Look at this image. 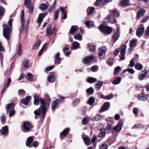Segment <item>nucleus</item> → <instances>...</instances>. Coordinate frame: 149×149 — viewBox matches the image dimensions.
Segmentation results:
<instances>
[{"label": "nucleus", "instance_id": "1", "mask_svg": "<svg viewBox=\"0 0 149 149\" xmlns=\"http://www.w3.org/2000/svg\"><path fill=\"white\" fill-rule=\"evenodd\" d=\"M34 104L35 105H38L40 101L41 104L40 107L34 111V114L36 115H42V117L44 118L48 105L46 103L44 99L41 98L39 99L37 95H36L34 96Z\"/></svg>", "mask_w": 149, "mask_h": 149}, {"label": "nucleus", "instance_id": "2", "mask_svg": "<svg viewBox=\"0 0 149 149\" xmlns=\"http://www.w3.org/2000/svg\"><path fill=\"white\" fill-rule=\"evenodd\" d=\"M13 21L12 19H11L9 21L8 25L9 26L5 24H3V34L4 37L7 39H9L10 38Z\"/></svg>", "mask_w": 149, "mask_h": 149}, {"label": "nucleus", "instance_id": "3", "mask_svg": "<svg viewBox=\"0 0 149 149\" xmlns=\"http://www.w3.org/2000/svg\"><path fill=\"white\" fill-rule=\"evenodd\" d=\"M99 29L103 33L109 35L112 32V29L111 27L106 26L104 24H101L99 27Z\"/></svg>", "mask_w": 149, "mask_h": 149}, {"label": "nucleus", "instance_id": "4", "mask_svg": "<svg viewBox=\"0 0 149 149\" xmlns=\"http://www.w3.org/2000/svg\"><path fill=\"white\" fill-rule=\"evenodd\" d=\"M24 5L26 8L29 9L30 13L32 14L34 7L30 0H25Z\"/></svg>", "mask_w": 149, "mask_h": 149}, {"label": "nucleus", "instance_id": "5", "mask_svg": "<svg viewBox=\"0 0 149 149\" xmlns=\"http://www.w3.org/2000/svg\"><path fill=\"white\" fill-rule=\"evenodd\" d=\"M24 14L23 12V10L22 11V12L20 14V19H21V22L22 24L21 26V27L20 29L21 31H26V29L25 26V25L24 24L25 22L24 20Z\"/></svg>", "mask_w": 149, "mask_h": 149}, {"label": "nucleus", "instance_id": "6", "mask_svg": "<svg viewBox=\"0 0 149 149\" xmlns=\"http://www.w3.org/2000/svg\"><path fill=\"white\" fill-rule=\"evenodd\" d=\"M126 49V46L125 45H123L120 49V54L119 55L120 59L121 60H124L125 58V52Z\"/></svg>", "mask_w": 149, "mask_h": 149}, {"label": "nucleus", "instance_id": "7", "mask_svg": "<svg viewBox=\"0 0 149 149\" xmlns=\"http://www.w3.org/2000/svg\"><path fill=\"white\" fill-rule=\"evenodd\" d=\"M106 48L105 47L101 48L100 49L98 56L99 59H101L106 54Z\"/></svg>", "mask_w": 149, "mask_h": 149}, {"label": "nucleus", "instance_id": "8", "mask_svg": "<svg viewBox=\"0 0 149 149\" xmlns=\"http://www.w3.org/2000/svg\"><path fill=\"white\" fill-rule=\"evenodd\" d=\"M94 58V56L93 55H90L89 56H86L83 58L82 62L84 64H87L91 61L93 60Z\"/></svg>", "mask_w": 149, "mask_h": 149}, {"label": "nucleus", "instance_id": "9", "mask_svg": "<svg viewBox=\"0 0 149 149\" xmlns=\"http://www.w3.org/2000/svg\"><path fill=\"white\" fill-rule=\"evenodd\" d=\"M23 128L24 129V132L29 131L31 127L30 124L27 122H24L23 125Z\"/></svg>", "mask_w": 149, "mask_h": 149}, {"label": "nucleus", "instance_id": "10", "mask_svg": "<svg viewBox=\"0 0 149 149\" xmlns=\"http://www.w3.org/2000/svg\"><path fill=\"white\" fill-rule=\"evenodd\" d=\"M56 74L54 72L51 73L49 74L48 78L47 80L50 82H53L56 78Z\"/></svg>", "mask_w": 149, "mask_h": 149}, {"label": "nucleus", "instance_id": "11", "mask_svg": "<svg viewBox=\"0 0 149 149\" xmlns=\"http://www.w3.org/2000/svg\"><path fill=\"white\" fill-rule=\"evenodd\" d=\"M110 104L109 102H106L104 104L103 107L101 108L100 112L101 113L108 110L110 107Z\"/></svg>", "mask_w": 149, "mask_h": 149}, {"label": "nucleus", "instance_id": "12", "mask_svg": "<svg viewBox=\"0 0 149 149\" xmlns=\"http://www.w3.org/2000/svg\"><path fill=\"white\" fill-rule=\"evenodd\" d=\"M46 15V14L44 13H40L39 14L37 22V23L38 24L39 26L40 25L41 22L42 21L43 19Z\"/></svg>", "mask_w": 149, "mask_h": 149}, {"label": "nucleus", "instance_id": "13", "mask_svg": "<svg viewBox=\"0 0 149 149\" xmlns=\"http://www.w3.org/2000/svg\"><path fill=\"white\" fill-rule=\"evenodd\" d=\"M8 126L6 125L2 127L1 129L0 130V135L1 134L3 135H6L8 133Z\"/></svg>", "mask_w": 149, "mask_h": 149}, {"label": "nucleus", "instance_id": "14", "mask_svg": "<svg viewBox=\"0 0 149 149\" xmlns=\"http://www.w3.org/2000/svg\"><path fill=\"white\" fill-rule=\"evenodd\" d=\"M54 28H55L52 29L51 25L48 26L46 31V36H51L52 35L54 32Z\"/></svg>", "mask_w": 149, "mask_h": 149}, {"label": "nucleus", "instance_id": "15", "mask_svg": "<svg viewBox=\"0 0 149 149\" xmlns=\"http://www.w3.org/2000/svg\"><path fill=\"white\" fill-rule=\"evenodd\" d=\"M145 28L143 27L138 28L136 32L137 36L139 37H141L143 34Z\"/></svg>", "mask_w": 149, "mask_h": 149}, {"label": "nucleus", "instance_id": "16", "mask_svg": "<svg viewBox=\"0 0 149 149\" xmlns=\"http://www.w3.org/2000/svg\"><path fill=\"white\" fill-rule=\"evenodd\" d=\"M145 13V10L143 8L139 9L137 12V19L139 20L141 17L143 16Z\"/></svg>", "mask_w": 149, "mask_h": 149}, {"label": "nucleus", "instance_id": "17", "mask_svg": "<svg viewBox=\"0 0 149 149\" xmlns=\"http://www.w3.org/2000/svg\"><path fill=\"white\" fill-rule=\"evenodd\" d=\"M15 106L12 103L8 104L6 106V113H9L10 111L12 110H14Z\"/></svg>", "mask_w": 149, "mask_h": 149}, {"label": "nucleus", "instance_id": "18", "mask_svg": "<svg viewBox=\"0 0 149 149\" xmlns=\"http://www.w3.org/2000/svg\"><path fill=\"white\" fill-rule=\"evenodd\" d=\"M130 5L129 0H121L120 5L121 6H126Z\"/></svg>", "mask_w": 149, "mask_h": 149}, {"label": "nucleus", "instance_id": "19", "mask_svg": "<svg viewBox=\"0 0 149 149\" xmlns=\"http://www.w3.org/2000/svg\"><path fill=\"white\" fill-rule=\"evenodd\" d=\"M130 48L128 49V53L129 54L131 51H132L133 50V47H135L136 46L135 43V40L134 39L132 40H131L130 42Z\"/></svg>", "mask_w": 149, "mask_h": 149}, {"label": "nucleus", "instance_id": "20", "mask_svg": "<svg viewBox=\"0 0 149 149\" xmlns=\"http://www.w3.org/2000/svg\"><path fill=\"white\" fill-rule=\"evenodd\" d=\"M58 99L53 101L51 103V110L53 111H54L56 109L57 107V100H59Z\"/></svg>", "mask_w": 149, "mask_h": 149}, {"label": "nucleus", "instance_id": "21", "mask_svg": "<svg viewBox=\"0 0 149 149\" xmlns=\"http://www.w3.org/2000/svg\"><path fill=\"white\" fill-rule=\"evenodd\" d=\"M87 46L88 48L91 52H94L96 50V46L95 44L90 43L88 44Z\"/></svg>", "mask_w": 149, "mask_h": 149}, {"label": "nucleus", "instance_id": "22", "mask_svg": "<svg viewBox=\"0 0 149 149\" xmlns=\"http://www.w3.org/2000/svg\"><path fill=\"white\" fill-rule=\"evenodd\" d=\"M136 97L140 100L146 101L148 99V96L143 94H140L136 96Z\"/></svg>", "mask_w": 149, "mask_h": 149}, {"label": "nucleus", "instance_id": "23", "mask_svg": "<svg viewBox=\"0 0 149 149\" xmlns=\"http://www.w3.org/2000/svg\"><path fill=\"white\" fill-rule=\"evenodd\" d=\"M59 53H57L55 55V60L54 61V63L55 64L57 65L61 63V58L59 57Z\"/></svg>", "mask_w": 149, "mask_h": 149}, {"label": "nucleus", "instance_id": "24", "mask_svg": "<svg viewBox=\"0 0 149 149\" xmlns=\"http://www.w3.org/2000/svg\"><path fill=\"white\" fill-rule=\"evenodd\" d=\"M122 125L120 123H118L117 125L113 128V131L114 132H118L120 131L122 129Z\"/></svg>", "mask_w": 149, "mask_h": 149}, {"label": "nucleus", "instance_id": "25", "mask_svg": "<svg viewBox=\"0 0 149 149\" xmlns=\"http://www.w3.org/2000/svg\"><path fill=\"white\" fill-rule=\"evenodd\" d=\"M59 9L61 10L63 15V19H65L67 17L66 10H65V8L63 6H61L59 8Z\"/></svg>", "mask_w": 149, "mask_h": 149}, {"label": "nucleus", "instance_id": "26", "mask_svg": "<svg viewBox=\"0 0 149 149\" xmlns=\"http://www.w3.org/2000/svg\"><path fill=\"white\" fill-rule=\"evenodd\" d=\"M83 139L85 144L89 145L91 144V142L90 138L88 136L83 138Z\"/></svg>", "mask_w": 149, "mask_h": 149}, {"label": "nucleus", "instance_id": "27", "mask_svg": "<svg viewBox=\"0 0 149 149\" xmlns=\"http://www.w3.org/2000/svg\"><path fill=\"white\" fill-rule=\"evenodd\" d=\"M120 36L119 33L118 32H116L113 34L112 37V39L114 42H116Z\"/></svg>", "mask_w": 149, "mask_h": 149}, {"label": "nucleus", "instance_id": "28", "mask_svg": "<svg viewBox=\"0 0 149 149\" xmlns=\"http://www.w3.org/2000/svg\"><path fill=\"white\" fill-rule=\"evenodd\" d=\"M30 99V96H28L26 97L24 99H22L21 101V102L22 104L25 105H27Z\"/></svg>", "mask_w": 149, "mask_h": 149}, {"label": "nucleus", "instance_id": "29", "mask_svg": "<svg viewBox=\"0 0 149 149\" xmlns=\"http://www.w3.org/2000/svg\"><path fill=\"white\" fill-rule=\"evenodd\" d=\"M85 24L86 26L89 28L93 27L94 26V22L91 21L86 22Z\"/></svg>", "mask_w": 149, "mask_h": 149}, {"label": "nucleus", "instance_id": "30", "mask_svg": "<svg viewBox=\"0 0 149 149\" xmlns=\"http://www.w3.org/2000/svg\"><path fill=\"white\" fill-rule=\"evenodd\" d=\"M70 130L69 128L65 129L61 133V137L66 136Z\"/></svg>", "mask_w": 149, "mask_h": 149}, {"label": "nucleus", "instance_id": "31", "mask_svg": "<svg viewBox=\"0 0 149 149\" xmlns=\"http://www.w3.org/2000/svg\"><path fill=\"white\" fill-rule=\"evenodd\" d=\"M79 44L78 42H73L72 43V46L71 48L73 49H76L79 47Z\"/></svg>", "mask_w": 149, "mask_h": 149}, {"label": "nucleus", "instance_id": "32", "mask_svg": "<svg viewBox=\"0 0 149 149\" xmlns=\"http://www.w3.org/2000/svg\"><path fill=\"white\" fill-rule=\"evenodd\" d=\"M33 141L32 138L30 137H29L27 139V141L26 143V145L28 147H31V143Z\"/></svg>", "mask_w": 149, "mask_h": 149}, {"label": "nucleus", "instance_id": "33", "mask_svg": "<svg viewBox=\"0 0 149 149\" xmlns=\"http://www.w3.org/2000/svg\"><path fill=\"white\" fill-rule=\"evenodd\" d=\"M48 8V6L44 3H42L39 5V8L42 10H46Z\"/></svg>", "mask_w": 149, "mask_h": 149}, {"label": "nucleus", "instance_id": "34", "mask_svg": "<svg viewBox=\"0 0 149 149\" xmlns=\"http://www.w3.org/2000/svg\"><path fill=\"white\" fill-rule=\"evenodd\" d=\"M41 43V41L40 40L37 41L33 47V49L35 50L37 49L40 45Z\"/></svg>", "mask_w": 149, "mask_h": 149}, {"label": "nucleus", "instance_id": "35", "mask_svg": "<svg viewBox=\"0 0 149 149\" xmlns=\"http://www.w3.org/2000/svg\"><path fill=\"white\" fill-rule=\"evenodd\" d=\"M22 52L23 51L22 48V44L19 43L18 46L17 54L19 56H21L22 54Z\"/></svg>", "mask_w": 149, "mask_h": 149}, {"label": "nucleus", "instance_id": "36", "mask_svg": "<svg viewBox=\"0 0 149 149\" xmlns=\"http://www.w3.org/2000/svg\"><path fill=\"white\" fill-rule=\"evenodd\" d=\"M103 84V82L99 81H98L97 83L95 84V86L96 88L100 89V88Z\"/></svg>", "mask_w": 149, "mask_h": 149}, {"label": "nucleus", "instance_id": "37", "mask_svg": "<svg viewBox=\"0 0 149 149\" xmlns=\"http://www.w3.org/2000/svg\"><path fill=\"white\" fill-rule=\"evenodd\" d=\"M78 27L77 26H71L70 32V33L72 34L74 33L78 29Z\"/></svg>", "mask_w": 149, "mask_h": 149}, {"label": "nucleus", "instance_id": "38", "mask_svg": "<svg viewBox=\"0 0 149 149\" xmlns=\"http://www.w3.org/2000/svg\"><path fill=\"white\" fill-rule=\"evenodd\" d=\"M26 78L29 81H34L35 80V79L33 78V77L32 74L31 73H29L27 74Z\"/></svg>", "mask_w": 149, "mask_h": 149}, {"label": "nucleus", "instance_id": "39", "mask_svg": "<svg viewBox=\"0 0 149 149\" xmlns=\"http://www.w3.org/2000/svg\"><path fill=\"white\" fill-rule=\"evenodd\" d=\"M106 135V132L104 129H101L98 135V136L100 137H104Z\"/></svg>", "mask_w": 149, "mask_h": 149}, {"label": "nucleus", "instance_id": "40", "mask_svg": "<svg viewBox=\"0 0 149 149\" xmlns=\"http://www.w3.org/2000/svg\"><path fill=\"white\" fill-rule=\"evenodd\" d=\"M5 12L4 8L0 6V20L1 19Z\"/></svg>", "mask_w": 149, "mask_h": 149}, {"label": "nucleus", "instance_id": "41", "mask_svg": "<svg viewBox=\"0 0 149 149\" xmlns=\"http://www.w3.org/2000/svg\"><path fill=\"white\" fill-rule=\"evenodd\" d=\"M87 81L90 83H93L97 81L96 78L89 77L87 79Z\"/></svg>", "mask_w": 149, "mask_h": 149}, {"label": "nucleus", "instance_id": "42", "mask_svg": "<svg viewBox=\"0 0 149 149\" xmlns=\"http://www.w3.org/2000/svg\"><path fill=\"white\" fill-rule=\"evenodd\" d=\"M121 78L120 77H117L115 80L112 81V83L113 84H119L121 81Z\"/></svg>", "mask_w": 149, "mask_h": 149}, {"label": "nucleus", "instance_id": "43", "mask_svg": "<svg viewBox=\"0 0 149 149\" xmlns=\"http://www.w3.org/2000/svg\"><path fill=\"white\" fill-rule=\"evenodd\" d=\"M143 67V66L142 65L138 63H136L135 65L136 68L139 70H141L142 69Z\"/></svg>", "mask_w": 149, "mask_h": 149}, {"label": "nucleus", "instance_id": "44", "mask_svg": "<svg viewBox=\"0 0 149 149\" xmlns=\"http://www.w3.org/2000/svg\"><path fill=\"white\" fill-rule=\"evenodd\" d=\"M82 37V36L79 33L76 34L74 36V37L75 39L79 40H81Z\"/></svg>", "mask_w": 149, "mask_h": 149}, {"label": "nucleus", "instance_id": "45", "mask_svg": "<svg viewBox=\"0 0 149 149\" xmlns=\"http://www.w3.org/2000/svg\"><path fill=\"white\" fill-rule=\"evenodd\" d=\"M88 15H89L92 14L94 11L95 8L93 7H89L88 8Z\"/></svg>", "mask_w": 149, "mask_h": 149}, {"label": "nucleus", "instance_id": "46", "mask_svg": "<svg viewBox=\"0 0 149 149\" xmlns=\"http://www.w3.org/2000/svg\"><path fill=\"white\" fill-rule=\"evenodd\" d=\"M79 102V100L77 98H75L73 100L72 102V105L75 106L77 105Z\"/></svg>", "mask_w": 149, "mask_h": 149}, {"label": "nucleus", "instance_id": "47", "mask_svg": "<svg viewBox=\"0 0 149 149\" xmlns=\"http://www.w3.org/2000/svg\"><path fill=\"white\" fill-rule=\"evenodd\" d=\"M86 92L90 94H92L93 93L94 90L93 88L91 87L87 89L86 90Z\"/></svg>", "mask_w": 149, "mask_h": 149}, {"label": "nucleus", "instance_id": "48", "mask_svg": "<svg viewBox=\"0 0 149 149\" xmlns=\"http://www.w3.org/2000/svg\"><path fill=\"white\" fill-rule=\"evenodd\" d=\"M121 70V68L119 66L116 67L114 71V74L115 75H117L118 73L120 72Z\"/></svg>", "mask_w": 149, "mask_h": 149}, {"label": "nucleus", "instance_id": "49", "mask_svg": "<svg viewBox=\"0 0 149 149\" xmlns=\"http://www.w3.org/2000/svg\"><path fill=\"white\" fill-rule=\"evenodd\" d=\"M148 72L146 71L144 73L140 74L139 77V79L140 80H143L144 77L146 76L147 73Z\"/></svg>", "mask_w": 149, "mask_h": 149}, {"label": "nucleus", "instance_id": "50", "mask_svg": "<svg viewBox=\"0 0 149 149\" xmlns=\"http://www.w3.org/2000/svg\"><path fill=\"white\" fill-rule=\"evenodd\" d=\"M107 19L109 20L108 22H110L111 23H115L117 22L116 20L114 18L112 20H111V16L110 15L108 16Z\"/></svg>", "mask_w": 149, "mask_h": 149}, {"label": "nucleus", "instance_id": "51", "mask_svg": "<svg viewBox=\"0 0 149 149\" xmlns=\"http://www.w3.org/2000/svg\"><path fill=\"white\" fill-rule=\"evenodd\" d=\"M139 109L137 107H134L133 109V113L136 116H138V113Z\"/></svg>", "mask_w": 149, "mask_h": 149}, {"label": "nucleus", "instance_id": "52", "mask_svg": "<svg viewBox=\"0 0 149 149\" xmlns=\"http://www.w3.org/2000/svg\"><path fill=\"white\" fill-rule=\"evenodd\" d=\"M113 12L114 16L116 17H118L120 16V14L119 12L116 9H115L113 11Z\"/></svg>", "mask_w": 149, "mask_h": 149}, {"label": "nucleus", "instance_id": "53", "mask_svg": "<svg viewBox=\"0 0 149 149\" xmlns=\"http://www.w3.org/2000/svg\"><path fill=\"white\" fill-rule=\"evenodd\" d=\"M95 102V99L93 97H91L89 99L88 103L90 105H92Z\"/></svg>", "mask_w": 149, "mask_h": 149}, {"label": "nucleus", "instance_id": "54", "mask_svg": "<svg viewBox=\"0 0 149 149\" xmlns=\"http://www.w3.org/2000/svg\"><path fill=\"white\" fill-rule=\"evenodd\" d=\"M108 146L106 144H102L100 146V149H107Z\"/></svg>", "mask_w": 149, "mask_h": 149}, {"label": "nucleus", "instance_id": "55", "mask_svg": "<svg viewBox=\"0 0 149 149\" xmlns=\"http://www.w3.org/2000/svg\"><path fill=\"white\" fill-rule=\"evenodd\" d=\"M100 115H97L94 117L93 118V119L94 121H98L100 120Z\"/></svg>", "mask_w": 149, "mask_h": 149}, {"label": "nucleus", "instance_id": "56", "mask_svg": "<svg viewBox=\"0 0 149 149\" xmlns=\"http://www.w3.org/2000/svg\"><path fill=\"white\" fill-rule=\"evenodd\" d=\"M113 95L112 94H111L105 97H102L107 100H109L112 99L113 98Z\"/></svg>", "mask_w": 149, "mask_h": 149}, {"label": "nucleus", "instance_id": "57", "mask_svg": "<svg viewBox=\"0 0 149 149\" xmlns=\"http://www.w3.org/2000/svg\"><path fill=\"white\" fill-rule=\"evenodd\" d=\"M134 58H133L130 61V64L129 65V66L131 68L134 67Z\"/></svg>", "mask_w": 149, "mask_h": 149}, {"label": "nucleus", "instance_id": "58", "mask_svg": "<svg viewBox=\"0 0 149 149\" xmlns=\"http://www.w3.org/2000/svg\"><path fill=\"white\" fill-rule=\"evenodd\" d=\"M24 66L26 68H28L29 65V63L27 60H24L23 62Z\"/></svg>", "mask_w": 149, "mask_h": 149}, {"label": "nucleus", "instance_id": "59", "mask_svg": "<svg viewBox=\"0 0 149 149\" xmlns=\"http://www.w3.org/2000/svg\"><path fill=\"white\" fill-rule=\"evenodd\" d=\"M59 12V10H58L55 11V16L54 18L55 20H56L57 19L58 16Z\"/></svg>", "mask_w": 149, "mask_h": 149}, {"label": "nucleus", "instance_id": "60", "mask_svg": "<svg viewBox=\"0 0 149 149\" xmlns=\"http://www.w3.org/2000/svg\"><path fill=\"white\" fill-rule=\"evenodd\" d=\"M149 19V17L148 16L144 17L141 20V22L143 23L145 22L146 21Z\"/></svg>", "mask_w": 149, "mask_h": 149}, {"label": "nucleus", "instance_id": "61", "mask_svg": "<svg viewBox=\"0 0 149 149\" xmlns=\"http://www.w3.org/2000/svg\"><path fill=\"white\" fill-rule=\"evenodd\" d=\"M0 120L2 123L5 121L6 120V116L4 114H2L1 116Z\"/></svg>", "mask_w": 149, "mask_h": 149}, {"label": "nucleus", "instance_id": "62", "mask_svg": "<svg viewBox=\"0 0 149 149\" xmlns=\"http://www.w3.org/2000/svg\"><path fill=\"white\" fill-rule=\"evenodd\" d=\"M88 120L86 118H84L82 120V123L84 125H86L88 123Z\"/></svg>", "mask_w": 149, "mask_h": 149}, {"label": "nucleus", "instance_id": "63", "mask_svg": "<svg viewBox=\"0 0 149 149\" xmlns=\"http://www.w3.org/2000/svg\"><path fill=\"white\" fill-rule=\"evenodd\" d=\"M9 116L10 117H11L13 115L15 114V110H12L11 111H9Z\"/></svg>", "mask_w": 149, "mask_h": 149}, {"label": "nucleus", "instance_id": "64", "mask_svg": "<svg viewBox=\"0 0 149 149\" xmlns=\"http://www.w3.org/2000/svg\"><path fill=\"white\" fill-rule=\"evenodd\" d=\"M53 66H50L47 67L45 69V70L47 71H49L52 70L54 68Z\"/></svg>", "mask_w": 149, "mask_h": 149}]
</instances>
